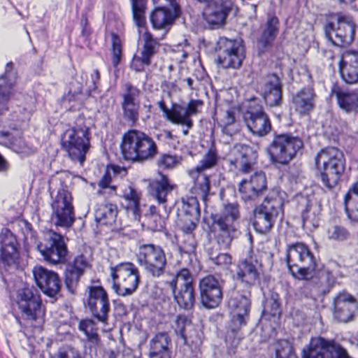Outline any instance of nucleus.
Listing matches in <instances>:
<instances>
[{
  "label": "nucleus",
  "instance_id": "f257e3e1",
  "mask_svg": "<svg viewBox=\"0 0 358 358\" xmlns=\"http://www.w3.org/2000/svg\"><path fill=\"white\" fill-rule=\"evenodd\" d=\"M20 284L14 296L15 319L24 332L41 330L43 314L41 296L33 287Z\"/></svg>",
  "mask_w": 358,
  "mask_h": 358
},
{
  "label": "nucleus",
  "instance_id": "f03ea898",
  "mask_svg": "<svg viewBox=\"0 0 358 358\" xmlns=\"http://www.w3.org/2000/svg\"><path fill=\"white\" fill-rule=\"evenodd\" d=\"M315 163L322 185L329 189L335 187L345 170L343 152L335 147L323 148L315 156Z\"/></svg>",
  "mask_w": 358,
  "mask_h": 358
},
{
  "label": "nucleus",
  "instance_id": "7ed1b4c3",
  "mask_svg": "<svg viewBox=\"0 0 358 358\" xmlns=\"http://www.w3.org/2000/svg\"><path fill=\"white\" fill-rule=\"evenodd\" d=\"M121 152L129 161L143 162L153 159L158 152L156 142L148 134L131 129L122 136Z\"/></svg>",
  "mask_w": 358,
  "mask_h": 358
},
{
  "label": "nucleus",
  "instance_id": "20e7f679",
  "mask_svg": "<svg viewBox=\"0 0 358 358\" xmlns=\"http://www.w3.org/2000/svg\"><path fill=\"white\" fill-rule=\"evenodd\" d=\"M287 266L296 279L310 280L315 275L316 261L309 247L297 242L287 245L286 250Z\"/></svg>",
  "mask_w": 358,
  "mask_h": 358
},
{
  "label": "nucleus",
  "instance_id": "39448f33",
  "mask_svg": "<svg viewBox=\"0 0 358 358\" xmlns=\"http://www.w3.org/2000/svg\"><path fill=\"white\" fill-rule=\"evenodd\" d=\"M303 147L302 138L297 135L290 132L275 133L267 152L273 164L287 165L301 153Z\"/></svg>",
  "mask_w": 358,
  "mask_h": 358
},
{
  "label": "nucleus",
  "instance_id": "423d86ee",
  "mask_svg": "<svg viewBox=\"0 0 358 358\" xmlns=\"http://www.w3.org/2000/svg\"><path fill=\"white\" fill-rule=\"evenodd\" d=\"M90 129L76 126L68 129L62 136V147L71 160L83 164L90 147Z\"/></svg>",
  "mask_w": 358,
  "mask_h": 358
},
{
  "label": "nucleus",
  "instance_id": "0eeeda50",
  "mask_svg": "<svg viewBox=\"0 0 358 358\" xmlns=\"http://www.w3.org/2000/svg\"><path fill=\"white\" fill-rule=\"evenodd\" d=\"M113 288L121 296L131 295L141 282L138 268L131 262L120 263L110 268Z\"/></svg>",
  "mask_w": 358,
  "mask_h": 358
},
{
  "label": "nucleus",
  "instance_id": "6e6552de",
  "mask_svg": "<svg viewBox=\"0 0 358 358\" xmlns=\"http://www.w3.org/2000/svg\"><path fill=\"white\" fill-rule=\"evenodd\" d=\"M220 157L215 147H211L205 153L199 163L188 171V174L194 182L192 189L195 194L201 195L203 200L208 197L210 183L209 177L204 173L208 170L215 167Z\"/></svg>",
  "mask_w": 358,
  "mask_h": 358
},
{
  "label": "nucleus",
  "instance_id": "1a4fd4ad",
  "mask_svg": "<svg viewBox=\"0 0 358 358\" xmlns=\"http://www.w3.org/2000/svg\"><path fill=\"white\" fill-rule=\"evenodd\" d=\"M283 203L278 197H266L254 210L253 227L259 234H266L273 228L276 220L283 215Z\"/></svg>",
  "mask_w": 358,
  "mask_h": 358
},
{
  "label": "nucleus",
  "instance_id": "9d476101",
  "mask_svg": "<svg viewBox=\"0 0 358 358\" xmlns=\"http://www.w3.org/2000/svg\"><path fill=\"white\" fill-rule=\"evenodd\" d=\"M138 262L152 278H160L165 273L167 258L165 251L160 245L152 243L141 245Z\"/></svg>",
  "mask_w": 358,
  "mask_h": 358
},
{
  "label": "nucleus",
  "instance_id": "9b49d317",
  "mask_svg": "<svg viewBox=\"0 0 358 358\" xmlns=\"http://www.w3.org/2000/svg\"><path fill=\"white\" fill-rule=\"evenodd\" d=\"M19 243L16 236L8 229H3L0 232L1 273L5 283L9 279L7 273H11L18 266Z\"/></svg>",
  "mask_w": 358,
  "mask_h": 358
},
{
  "label": "nucleus",
  "instance_id": "f8f14e48",
  "mask_svg": "<svg viewBox=\"0 0 358 358\" xmlns=\"http://www.w3.org/2000/svg\"><path fill=\"white\" fill-rule=\"evenodd\" d=\"M337 22V27L333 22L327 23L324 27L327 38L335 46L345 47L354 40L355 24L348 15L337 13L334 15Z\"/></svg>",
  "mask_w": 358,
  "mask_h": 358
},
{
  "label": "nucleus",
  "instance_id": "ddd939ff",
  "mask_svg": "<svg viewBox=\"0 0 358 358\" xmlns=\"http://www.w3.org/2000/svg\"><path fill=\"white\" fill-rule=\"evenodd\" d=\"M37 249L44 260L50 264L65 263L68 248L64 237L53 231H50L43 241L37 245Z\"/></svg>",
  "mask_w": 358,
  "mask_h": 358
},
{
  "label": "nucleus",
  "instance_id": "4468645a",
  "mask_svg": "<svg viewBox=\"0 0 358 358\" xmlns=\"http://www.w3.org/2000/svg\"><path fill=\"white\" fill-rule=\"evenodd\" d=\"M303 358H352L346 349L334 339L321 336L312 338L309 345L302 351Z\"/></svg>",
  "mask_w": 358,
  "mask_h": 358
},
{
  "label": "nucleus",
  "instance_id": "2eb2a0df",
  "mask_svg": "<svg viewBox=\"0 0 358 358\" xmlns=\"http://www.w3.org/2000/svg\"><path fill=\"white\" fill-rule=\"evenodd\" d=\"M84 303L92 316L103 324H108L110 304L106 291L101 286H90Z\"/></svg>",
  "mask_w": 358,
  "mask_h": 358
},
{
  "label": "nucleus",
  "instance_id": "dca6fc26",
  "mask_svg": "<svg viewBox=\"0 0 358 358\" xmlns=\"http://www.w3.org/2000/svg\"><path fill=\"white\" fill-rule=\"evenodd\" d=\"M218 62L224 68L238 69L245 59V48L240 41L221 37L217 43Z\"/></svg>",
  "mask_w": 358,
  "mask_h": 358
},
{
  "label": "nucleus",
  "instance_id": "f3484780",
  "mask_svg": "<svg viewBox=\"0 0 358 358\" xmlns=\"http://www.w3.org/2000/svg\"><path fill=\"white\" fill-rule=\"evenodd\" d=\"M224 281L213 275L203 277L199 281L201 303L207 308H215L223 299Z\"/></svg>",
  "mask_w": 358,
  "mask_h": 358
},
{
  "label": "nucleus",
  "instance_id": "a211bd4d",
  "mask_svg": "<svg viewBox=\"0 0 358 358\" xmlns=\"http://www.w3.org/2000/svg\"><path fill=\"white\" fill-rule=\"evenodd\" d=\"M243 117L247 127L253 135L264 137L272 129L269 117L260 104L255 102L251 103Z\"/></svg>",
  "mask_w": 358,
  "mask_h": 358
},
{
  "label": "nucleus",
  "instance_id": "6ab92c4d",
  "mask_svg": "<svg viewBox=\"0 0 358 358\" xmlns=\"http://www.w3.org/2000/svg\"><path fill=\"white\" fill-rule=\"evenodd\" d=\"M141 90L130 83L122 86L121 108L123 117L128 122L134 124L139 119L140 96Z\"/></svg>",
  "mask_w": 358,
  "mask_h": 358
},
{
  "label": "nucleus",
  "instance_id": "aec40b11",
  "mask_svg": "<svg viewBox=\"0 0 358 358\" xmlns=\"http://www.w3.org/2000/svg\"><path fill=\"white\" fill-rule=\"evenodd\" d=\"M198 1L206 3L203 11V16L212 29L220 27L224 24L226 18L233 6L231 0Z\"/></svg>",
  "mask_w": 358,
  "mask_h": 358
},
{
  "label": "nucleus",
  "instance_id": "412c9836",
  "mask_svg": "<svg viewBox=\"0 0 358 358\" xmlns=\"http://www.w3.org/2000/svg\"><path fill=\"white\" fill-rule=\"evenodd\" d=\"M142 38L143 45L138 52L134 56L131 67L136 71H142L145 66L151 64V59L157 53L159 46L160 38H155L151 33L145 31Z\"/></svg>",
  "mask_w": 358,
  "mask_h": 358
},
{
  "label": "nucleus",
  "instance_id": "4be33fe9",
  "mask_svg": "<svg viewBox=\"0 0 358 358\" xmlns=\"http://www.w3.org/2000/svg\"><path fill=\"white\" fill-rule=\"evenodd\" d=\"M262 263L255 255L239 261L236 267L235 278L247 286L252 287L260 279Z\"/></svg>",
  "mask_w": 358,
  "mask_h": 358
},
{
  "label": "nucleus",
  "instance_id": "5701e85b",
  "mask_svg": "<svg viewBox=\"0 0 358 358\" xmlns=\"http://www.w3.org/2000/svg\"><path fill=\"white\" fill-rule=\"evenodd\" d=\"M234 157L229 159L230 171L240 170L243 173H248L256 164L257 152L250 146L236 144L231 150Z\"/></svg>",
  "mask_w": 358,
  "mask_h": 358
},
{
  "label": "nucleus",
  "instance_id": "b1692460",
  "mask_svg": "<svg viewBox=\"0 0 358 358\" xmlns=\"http://www.w3.org/2000/svg\"><path fill=\"white\" fill-rule=\"evenodd\" d=\"M33 275L36 285L45 294L55 297L59 292L61 282L56 272L36 266L33 269Z\"/></svg>",
  "mask_w": 358,
  "mask_h": 358
},
{
  "label": "nucleus",
  "instance_id": "393cba45",
  "mask_svg": "<svg viewBox=\"0 0 358 358\" xmlns=\"http://www.w3.org/2000/svg\"><path fill=\"white\" fill-rule=\"evenodd\" d=\"M334 317L341 322L351 321L358 310V302L350 294L342 292L338 294L334 301Z\"/></svg>",
  "mask_w": 358,
  "mask_h": 358
},
{
  "label": "nucleus",
  "instance_id": "a878e982",
  "mask_svg": "<svg viewBox=\"0 0 358 358\" xmlns=\"http://www.w3.org/2000/svg\"><path fill=\"white\" fill-rule=\"evenodd\" d=\"M265 174L260 171L251 176L250 180H243L239 184V192L245 201H255L266 189Z\"/></svg>",
  "mask_w": 358,
  "mask_h": 358
},
{
  "label": "nucleus",
  "instance_id": "bb28decb",
  "mask_svg": "<svg viewBox=\"0 0 358 358\" xmlns=\"http://www.w3.org/2000/svg\"><path fill=\"white\" fill-rule=\"evenodd\" d=\"M339 71L344 82L348 84L358 83V51L349 50L342 53Z\"/></svg>",
  "mask_w": 358,
  "mask_h": 358
},
{
  "label": "nucleus",
  "instance_id": "cd10ccee",
  "mask_svg": "<svg viewBox=\"0 0 358 358\" xmlns=\"http://www.w3.org/2000/svg\"><path fill=\"white\" fill-rule=\"evenodd\" d=\"M13 63L8 62L5 73L0 76V115L8 110V101L17 81V73L13 71Z\"/></svg>",
  "mask_w": 358,
  "mask_h": 358
},
{
  "label": "nucleus",
  "instance_id": "c85d7f7f",
  "mask_svg": "<svg viewBox=\"0 0 358 358\" xmlns=\"http://www.w3.org/2000/svg\"><path fill=\"white\" fill-rule=\"evenodd\" d=\"M90 266L87 257L80 255L69 262L65 269V283L68 289L73 292L85 270Z\"/></svg>",
  "mask_w": 358,
  "mask_h": 358
},
{
  "label": "nucleus",
  "instance_id": "c756f323",
  "mask_svg": "<svg viewBox=\"0 0 358 358\" xmlns=\"http://www.w3.org/2000/svg\"><path fill=\"white\" fill-rule=\"evenodd\" d=\"M175 187L176 185L170 182L168 177L162 174L159 179L154 180L150 184V194L164 209V217H168L170 213L166 206L167 196Z\"/></svg>",
  "mask_w": 358,
  "mask_h": 358
},
{
  "label": "nucleus",
  "instance_id": "7c9ffc66",
  "mask_svg": "<svg viewBox=\"0 0 358 358\" xmlns=\"http://www.w3.org/2000/svg\"><path fill=\"white\" fill-rule=\"evenodd\" d=\"M180 8L177 3L160 6L155 8L151 15L150 20L156 29H165L171 25L179 16Z\"/></svg>",
  "mask_w": 358,
  "mask_h": 358
},
{
  "label": "nucleus",
  "instance_id": "2f4dec72",
  "mask_svg": "<svg viewBox=\"0 0 358 358\" xmlns=\"http://www.w3.org/2000/svg\"><path fill=\"white\" fill-rule=\"evenodd\" d=\"M213 229L216 242L220 248L229 249L238 232V227L213 220Z\"/></svg>",
  "mask_w": 358,
  "mask_h": 358
},
{
  "label": "nucleus",
  "instance_id": "473e14b6",
  "mask_svg": "<svg viewBox=\"0 0 358 358\" xmlns=\"http://www.w3.org/2000/svg\"><path fill=\"white\" fill-rule=\"evenodd\" d=\"M331 94L336 97L339 107L345 112L358 110V94L356 92L334 86Z\"/></svg>",
  "mask_w": 358,
  "mask_h": 358
},
{
  "label": "nucleus",
  "instance_id": "72a5a7b5",
  "mask_svg": "<svg viewBox=\"0 0 358 358\" xmlns=\"http://www.w3.org/2000/svg\"><path fill=\"white\" fill-rule=\"evenodd\" d=\"M203 106V101L200 99H192L185 108L178 106L176 115V124H181L191 129L193 126L192 116L197 115Z\"/></svg>",
  "mask_w": 358,
  "mask_h": 358
},
{
  "label": "nucleus",
  "instance_id": "f704fd0d",
  "mask_svg": "<svg viewBox=\"0 0 358 358\" xmlns=\"http://www.w3.org/2000/svg\"><path fill=\"white\" fill-rule=\"evenodd\" d=\"M299 203L305 206L301 213L303 228L310 231L317 228L320 224V208L306 197H301Z\"/></svg>",
  "mask_w": 358,
  "mask_h": 358
},
{
  "label": "nucleus",
  "instance_id": "c9c22d12",
  "mask_svg": "<svg viewBox=\"0 0 358 358\" xmlns=\"http://www.w3.org/2000/svg\"><path fill=\"white\" fill-rule=\"evenodd\" d=\"M250 292L241 293L237 290H232L229 294L228 306L232 310V313L249 315L250 309Z\"/></svg>",
  "mask_w": 358,
  "mask_h": 358
},
{
  "label": "nucleus",
  "instance_id": "e433bc0d",
  "mask_svg": "<svg viewBox=\"0 0 358 358\" xmlns=\"http://www.w3.org/2000/svg\"><path fill=\"white\" fill-rule=\"evenodd\" d=\"M264 99L267 105L271 107L278 106L282 101V86L279 78L271 75L265 83Z\"/></svg>",
  "mask_w": 358,
  "mask_h": 358
},
{
  "label": "nucleus",
  "instance_id": "4c0bfd02",
  "mask_svg": "<svg viewBox=\"0 0 358 358\" xmlns=\"http://www.w3.org/2000/svg\"><path fill=\"white\" fill-rule=\"evenodd\" d=\"M315 94L313 89L305 88L297 92L292 98L293 106L301 115L308 114L315 106Z\"/></svg>",
  "mask_w": 358,
  "mask_h": 358
},
{
  "label": "nucleus",
  "instance_id": "58836bf2",
  "mask_svg": "<svg viewBox=\"0 0 358 358\" xmlns=\"http://www.w3.org/2000/svg\"><path fill=\"white\" fill-rule=\"evenodd\" d=\"M173 295L174 301L178 306L184 310H191L195 303L194 289L193 286H189V283L185 286H180V288L176 287L175 289H171Z\"/></svg>",
  "mask_w": 358,
  "mask_h": 358
},
{
  "label": "nucleus",
  "instance_id": "ea45409f",
  "mask_svg": "<svg viewBox=\"0 0 358 358\" xmlns=\"http://www.w3.org/2000/svg\"><path fill=\"white\" fill-rule=\"evenodd\" d=\"M123 206L131 211L134 218L140 217L141 209L140 202L141 199V193L132 186L126 187L122 192Z\"/></svg>",
  "mask_w": 358,
  "mask_h": 358
},
{
  "label": "nucleus",
  "instance_id": "a19ab883",
  "mask_svg": "<svg viewBox=\"0 0 358 358\" xmlns=\"http://www.w3.org/2000/svg\"><path fill=\"white\" fill-rule=\"evenodd\" d=\"M51 207L50 220L56 227L69 229L76 221L75 211L53 206Z\"/></svg>",
  "mask_w": 358,
  "mask_h": 358
},
{
  "label": "nucleus",
  "instance_id": "79ce46f5",
  "mask_svg": "<svg viewBox=\"0 0 358 358\" xmlns=\"http://www.w3.org/2000/svg\"><path fill=\"white\" fill-rule=\"evenodd\" d=\"M278 24L279 20L277 17H268L258 38V44L261 48L265 49L273 44L279 31Z\"/></svg>",
  "mask_w": 358,
  "mask_h": 358
},
{
  "label": "nucleus",
  "instance_id": "37998d69",
  "mask_svg": "<svg viewBox=\"0 0 358 358\" xmlns=\"http://www.w3.org/2000/svg\"><path fill=\"white\" fill-rule=\"evenodd\" d=\"M240 218V206L237 203H228L224 204L220 214H217L212 217L213 220H222L226 224L238 227Z\"/></svg>",
  "mask_w": 358,
  "mask_h": 358
},
{
  "label": "nucleus",
  "instance_id": "c03bdc74",
  "mask_svg": "<svg viewBox=\"0 0 358 358\" xmlns=\"http://www.w3.org/2000/svg\"><path fill=\"white\" fill-rule=\"evenodd\" d=\"M232 314L233 315L226 334V340L230 342L231 345H236L243 338L240 330L242 327L246 325L248 316L241 315L240 313Z\"/></svg>",
  "mask_w": 358,
  "mask_h": 358
},
{
  "label": "nucleus",
  "instance_id": "a18cd8bd",
  "mask_svg": "<svg viewBox=\"0 0 358 358\" xmlns=\"http://www.w3.org/2000/svg\"><path fill=\"white\" fill-rule=\"evenodd\" d=\"M117 213L116 205L110 203H101L95 210V220L101 224L111 225L115 223Z\"/></svg>",
  "mask_w": 358,
  "mask_h": 358
},
{
  "label": "nucleus",
  "instance_id": "49530a36",
  "mask_svg": "<svg viewBox=\"0 0 358 358\" xmlns=\"http://www.w3.org/2000/svg\"><path fill=\"white\" fill-rule=\"evenodd\" d=\"M344 206L348 217L358 222V181L354 183L345 194Z\"/></svg>",
  "mask_w": 358,
  "mask_h": 358
},
{
  "label": "nucleus",
  "instance_id": "de8ad7c7",
  "mask_svg": "<svg viewBox=\"0 0 358 358\" xmlns=\"http://www.w3.org/2000/svg\"><path fill=\"white\" fill-rule=\"evenodd\" d=\"M78 328L85 335L91 348H96L100 345L101 338L98 334V328L93 320L86 318L80 320Z\"/></svg>",
  "mask_w": 358,
  "mask_h": 358
},
{
  "label": "nucleus",
  "instance_id": "09e8293b",
  "mask_svg": "<svg viewBox=\"0 0 358 358\" xmlns=\"http://www.w3.org/2000/svg\"><path fill=\"white\" fill-rule=\"evenodd\" d=\"M178 211L182 219H192L199 220L200 208L196 197L189 196L182 198L178 207Z\"/></svg>",
  "mask_w": 358,
  "mask_h": 358
},
{
  "label": "nucleus",
  "instance_id": "8fccbe9b",
  "mask_svg": "<svg viewBox=\"0 0 358 358\" xmlns=\"http://www.w3.org/2000/svg\"><path fill=\"white\" fill-rule=\"evenodd\" d=\"M52 201L50 206L74 210L73 196L68 187L61 183V187L55 194L51 193Z\"/></svg>",
  "mask_w": 358,
  "mask_h": 358
},
{
  "label": "nucleus",
  "instance_id": "3c124183",
  "mask_svg": "<svg viewBox=\"0 0 358 358\" xmlns=\"http://www.w3.org/2000/svg\"><path fill=\"white\" fill-rule=\"evenodd\" d=\"M327 238L333 242H343L350 237V231L343 225L336 223L329 224L326 230Z\"/></svg>",
  "mask_w": 358,
  "mask_h": 358
},
{
  "label": "nucleus",
  "instance_id": "603ef678",
  "mask_svg": "<svg viewBox=\"0 0 358 358\" xmlns=\"http://www.w3.org/2000/svg\"><path fill=\"white\" fill-rule=\"evenodd\" d=\"M0 139L1 143L10 147L15 152L19 153L25 152L27 150V145L21 136H14L8 131H0Z\"/></svg>",
  "mask_w": 358,
  "mask_h": 358
},
{
  "label": "nucleus",
  "instance_id": "864d4df0",
  "mask_svg": "<svg viewBox=\"0 0 358 358\" xmlns=\"http://www.w3.org/2000/svg\"><path fill=\"white\" fill-rule=\"evenodd\" d=\"M170 338L166 333H159L150 341V350L149 353L152 355L169 351V345Z\"/></svg>",
  "mask_w": 358,
  "mask_h": 358
},
{
  "label": "nucleus",
  "instance_id": "5fc2aeb1",
  "mask_svg": "<svg viewBox=\"0 0 358 358\" xmlns=\"http://www.w3.org/2000/svg\"><path fill=\"white\" fill-rule=\"evenodd\" d=\"M134 20L138 27H143L145 24V11L147 0H130Z\"/></svg>",
  "mask_w": 358,
  "mask_h": 358
},
{
  "label": "nucleus",
  "instance_id": "6e6d98bb",
  "mask_svg": "<svg viewBox=\"0 0 358 358\" xmlns=\"http://www.w3.org/2000/svg\"><path fill=\"white\" fill-rule=\"evenodd\" d=\"M191 320L186 315H179L176 317L173 324L176 334L182 340L183 343H187V328L191 327Z\"/></svg>",
  "mask_w": 358,
  "mask_h": 358
},
{
  "label": "nucleus",
  "instance_id": "4d7b16f0",
  "mask_svg": "<svg viewBox=\"0 0 358 358\" xmlns=\"http://www.w3.org/2000/svg\"><path fill=\"white\" fill-rule=\"evenodd\" d=\"M188 283L189 286H193L192 274L187 268H182L178 271L173 279L167 282L170 289H175L178 285L180 286H185Z\"/></svg>",
  "mask_w": 358,
  "mask_h": 358
},
{
  "label": "nucleus",
  "instance_id": "13d9d810",
  "mask_svg": "<svg viewBox=\"0 0 358 358\" xmlns=\"http://www.w3.org/2000/svg\"><path fill=\"white\" fill-rule=\"evenodd\" d=\"M160 208H157L155 206H150L149 208V219L154 222L152 226L155 231H160L164 227V219L167 217L162 216L164 215V209L161 206Z\"/></svg>",
  "mask_w": 358,
  "mask_h": 358
},
{
  "label": "nucleus",
  "instance_id": "bf43d9fd",
  "mask_svg": "<svg viewBox=\"0 0 358 358\" xmlns=\"http://www.w3.org/2000/svg\"><path fill=\"white\" fill-rule=\"evenodd\" d=\"M208 255L209 259L213 264L223 268H227L232 263V257L228 253H217L213 250L209 249Z\"/></svg>",
  "mask_w": 358,
  "mask_h": 358
},
{
  "label": "nucleus",
  "instance_id": "052dcab7",
  "mask_svg": "<svg viewBox=\"0 0 358 358\" xmlns=\"http://www.w3.org/2000/svg\"><path fill=\"white\" fill-rule=\"evenodd\" d=\"M112 37V62L114 66H117L122 58V42L120 37L113 33Z\"/></svg>",
  "mask_w": 358,
  "mask_h": 358
},
{
  "label": "nucleus",
  "instance_id": "680f3d73",
  "mask_svg": "<svg viewBox=\"0 0 358 358\" xmlns=\"http://www.w3.org/2000/svg\"><path fill=\"white\" fill-rule=\"evenodd\" d=\"M180 163V159L175 155L164 154L157 160V165L162 169H170L174 168Z\"/></svg>",
  "mask_w": 358,
  "mask_h": 358
},
{
  "label": "nucleus",
  "instance_id": "e2e57ef3",
  "mask_svg": "<svg viewBox=\"0 0 358 358\" xmlns=\"http://www.w3.org/2000/svg\"><path fill=\"white\" fill-rule=\"evenodd\" d=\"M275 358H293L292 348L287 341H280L278 343Z\"/></svg>",
  "mask_w": 358,
  "mask_h": 358
},
{
  "label": "nucleus",
  "instance_id": "0e129e2a",
  "mask_svg": "<svg viewBox=\"0 0 358 358\" xmlns=\"http://www.w3.org/2000/svg\"><path fill=\"white\" fill-rule=\"evenodd\" d=\"M159 108L162 110L164 117L169 121L173 124L176 123V115L175 112L178 110V105H173L171 110L169 109L166 106L164 99H162L157 102Z\"/></svg>",
  "mask_w": 358,
  "mask_h": 358
},
{
  "label": "nucleus",
  "instance_id": "69168bd1",
  "mask_svg": "<svg viewBox=\"0 0 358 358\" xmlns=\"http://www.w3.org/2000/svg\"><path fill=\"white\" fill-rule=\"evenodd\" d=\"M321 280L327 284V289L323 290L324 292H329L337 282L336 278L331 273H329L328 269L326 267L322 271Z\"/></svg>",
  "mask_w": 358,
  "mask_h": 358
},
{
  "label": "nucleus",
  "instance_id": "338daca9",
  "mask_svg": "<svg viewBox=\"0 0 358 358\" xmlns=\"http://www.w3.org/2000/svg\"><path fill=\"white\" fill-rule=\"evenodd\" d=\"M325 267L328 269L329 273L334 275L337 280L345 276L343 272L344 268L335 262H329Z\"/></svg>",
  "mask_w": 358,
  "mask_h": 358
},
{
  "label": "nucleus",
  "instance_id": "774afa93",
  "mask_svg": "<svg viewBox=\"0 0 358 358\" xmlns=\"http://www.w3.org/2000/svg\"><path fill=\"white\" fill-rule=\"evenodd\" d=\"M55 358H84L81 354L73 349H67L64 350H59L55 355Z\"/></svg>",
  "mask_w": 358,
  "mask_h": 358
}]
</instances>
